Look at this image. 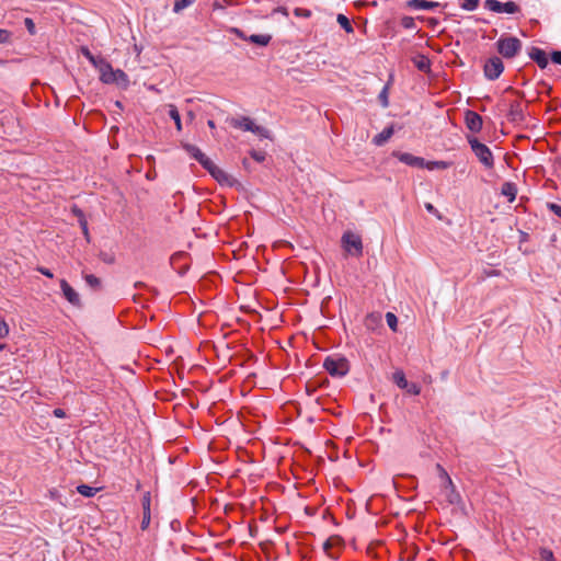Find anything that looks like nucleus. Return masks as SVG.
Here are the masks:
<instances>
[{
	"label": "nucleus",
	"instance_id": "nucleus-1",
	"mask_svg": "<svg viewBox=\"0 0 561 561\" xmlns=\"http://www.w3.org/2000/svg\"><path fill=\"white\" fill-rule=\"evenodd\" d=\"M323 367L332 377L340 378L348 373L350 363L344 356L333 354L324 359Z\"/></svg>",
	"mask_w": 561,
	"mask_h": 561
},
{
	"label": "nucleus",
	"instance_id": "nucleus-2",
	"mask_svg": "<svg viewBox=\"0 0 561 561\" xmlns=\"http://www.w3.org/2000/svg\"><path fill=\"white\" fill-rule=\"evenodd\" d=\"M229 124L238 129H242L244 131H251L257 135L261 138H270L271 133L265 127L256 125L250 117H232L229 119Z\"/></svg>",
	"mask_w": 561,
	"mask_h": 561
},
{
	"label": "nucleus",
	"instance_id": "nucleus-3",
	"mask_svg": "<svg viewBox=\"0 0 561 561\" xmlns=\"http://www.w3.org/2000/svg\"><path fill=\"white\" fill-rule=\"evenodd\" d=\"M468 142L476 157L485 168L490 169L494 165L493 154L486 145L474 137H468Z\"/></svg>",
	"mask_w": 561,
	"mask_h": 561
},
{
	"label": "nucleus",
	"instance_id": "nucleus-4",
	"mask_svg": "<svg viewBox=\"0 0 561 561\" xmlns=\"http://www.w3.org/2000/svg\"><path fill=\"white\" fill-rule=\"evenodd\" d=\"M497 50L504 58L515 57L520 48L522 43L514 36H501L496 42Z\"/></svg>",
	"mask_w": 561,
	"mask_h": 561
},
{
	"label": "nucleus",
	"instance_id": "nucleus-5",
	"mask_svg": "<svg viewBox=\"0 0 561 561\" xmlns=\"http://www.w3.org/2000/svg\"><path fill=\"white\" fill-rule=\"evenodd\" d=\"M342 245L348 254L360 256L363 253L362 239L353 232L347 231L342 236Z\"/></svg>",
	"mask_w": 561,
	"mask_h": 561
},
{
	"label": "nucleus",
	"instance_id": "nucleus-6",
	"mask_svg": "<svg viewBox=\"0 0 561 561\" xmlns=\"http://www.w3.org/2000/svg\"><path fill=\"white\" fill-rule=\"evenodd\" d=\"M484 8L495 13L515 14L519 12V7L513 1L503 3L497 0H485Z\"/></svg>",
	"mask_w": 561,
	"mask_h": 561
},
{
	"label": "nucleus",
	"instance_id": "nucleus-7",
	"mask_svg": "<svg viewBox=\"0 0 561 561\" xmlns=\"http://www.w3.org/2000/svg\"><path fill=\"white\" fill-rule=\"evenodd\" d=\"M504 70V65L501 58L492 57L486 60L484 65V75L489 80L497 79Z\"/></svg>",
	"mask_w": 561,
	"mask_h": 561
},
{
	"label": "nucleus",
	"instance_id": "nucleus-8",
	"mask_svg": "<svg viewBox=\"0 0 561 561\" xmlns=\"http://www.w3.org/2000/svg\"><path fill=\"white\" fill-rule=\"evenodd\" d=\"M465 122L467 128L472 133H478L482 128V117L473 111L466 112Z\"/></svg>",
	"mask_w": 561,
	"mask_h": 561
},
{
	"label": "nucleus",
	"instance_id": "nucleus-9",
	"mask_svg": "<svg viewBox=\"0 0 561 561\" xmlns=\"http://www.w3.org/2000/svg\"><path fill=\"white\" fill-rule=\"evenodd\" d=\"M183 148L192 158L198 161L204 168L210 164L211 160L205 153H203L198 147L191 144H184Z\"/></svg>",
	"mask_w": 561,
	"mask_h": 561
},
{
	"label": "nucleus",
	"instance_id": "nucleus-10",
	"mask_svg": "<svg viewBox=\"0 0 561 561\" xmlns=\"http://www.w3.org/2000/svg\"><path fill=\"white\" fill-rule=\"evenodd\" d=\"M402 163L410 165V167H416V168H424L425 160L421 157L413 156L408 152H394L393 153Z\"/></svg>",
	"mask_w": 561,
	"mask_h": 561
},
{
	"label": "nucleus",
	"instance_id": "nucleus-11",
	"mask_svg": "<svg viewBox=\"0 0 561 561\" xmlns=\"http://www.w3.org/2000/svg\"><path fill=\"white\" fill-rule=\"evenodd\" d=\"M60 288L64 297L73 306H80L79 294L67 283L66 279L60 280Z\"/></svg>",
	"mask_w": 561,
	"mask_h": 561
},
{
	"label": "nucleus",
	"instance_id": "nucleus-12",
	"mask_svg": "<svg viewBox=\"0 0 561 561\" xmlns=\"http://www.w3.org/2000/svg\"><path fill=\"white\" fill-rule=\"evenodd\" d=\"M100 72V80L105 84H113L114 79V68L111 66L108 61H104L100 64V68H98Z\"/></svg>",
	"mask_w": 561,
	"mask_h": 561
},
{
	"label": "nucleus",
	"instance_id": "nucleus-13",
	"mask_svg": "<svg viewBox=\"0 0 561 561\" xmlns=\"http://www.w3.org/2000/svg\"><path fill=\"white\" fill-rule=\"evenodd\" d=\"M205 169L211 174L214 179H216L219 183H229L230 175L225 172L222 169L217 167L213 161H210L209 165H206Z\"/></svg>",
	"mask_w": 561,
	"mask_h": 561
},
{
	"label": "nucleus",
	"instance_id": "nucleus-14",
	"mask_svg": "<svg viewBox=\"0 0 561 561\" xmlns=\"http://www.w3.org/2000/svg\"><path fill=\"white\" fill-rule=\"evenodd\" d=\"M407 7L413 10L431 11L439 7V3L427 0H409Z\"/></svg>",
	"mask_w": 561,
	"mask_h": 561
},
{
	"label": "nucleus",
	"instance_id": "nucleus-15",
	"mask_svg": "<svg viewBox=\"0 0 561 561\" xmlns=\"http://www.w3.org/2000/svg\"><path fill=\"white\" fill-rule=\"evenodd\" d=\"M393 134L394 127L392 125L388 126L373 138V142L376 146H382L392 137Z\"/></svg>",
	"mask_w": 561,
	"mask_h": 561
},
{
	"label": "nucleus",
	"instance_id": "nucleus-16",
	"mask_svg": "<svg viewBox=\"0 0 561 561\" xmlns=\"http://www.w3.org/2000/svg\"><path fill=\"white\" fill-rule=\"evenodd\" d=\"M442 476L444 477L447 488L449 489V492L446 495L449 503H451V504L458 503L460 500V495L455 491V488H454L450 477L443 469H442Z\"/></svg>",
	"mask_w": 561,
	"mask_h": 561
},
{
	"label": "nucleus",
	"instance_id": "nucleus-17",
	"mask_svg": "<svg viewBox=\"0 0 561 561\" xmlns=\"http://www.w3.org/2000/svg\"><path fill=\"white\" fill-rule=\"evenodd\" d=\"M530 58L536 61V64L541 68H546L547 65H548V57H547V54L540 49V48H533L530 54H529Z\"/></svg>",
	"mask_w": 561,
	"mask_h": 561
},
{
	"label": "nucleus",
	"instance_id": "nucleus-18",
	"mask_svg": "<svg viewBox=\"0 0 561 561\" xmlns=\"http://www.w3.org/2000/svg\"><path fill=\"white\" fill-rule=\"evenodd\" d=\"M501 194L505 196L508 202H514L517 194L516 185L512 182H505L502 184Z\"/></svg>",
	"mask_w": 561,
	"mask_h": 561
},
{
	"label": "nucleus",
	"instance_id": "nucleus-19",
	"mask_svg": "<svg viewBox=\"0 0 561 561\" xmlns=\"http://www.w3.org/2000/svg\"><path fill=\"white\" fill-rule=\"evenodd\" d=\"M114 83L122 89H127L129 87L128 76L121 69H114Z\"/></svg>",
	"mask_w": 561,
	"mask_h": 561
},
{
	"label": "nucleus",
	"instance_id": "nucleus-20",
	"mask_svg": "<svg viewBox=\"0 0 561 561\" xmlns=\"http://www.w3.org/2000/svg\"><path fill=\"white\" fill-rule=\"evenodd\" d=\"M413 62L415 65V67L421 70V71H424V72H427L430 71L431 69V61L430 59L424 56V55H419L416 56L414 59H413Z\"/></svg>",
	"mask_w": 561,
	"mask_h": 561
},
{
	"label": "nucleus",
	"instance_id": "nucleus-21",
	"mask_svg": "<svg viewBox=\"0 0 561 561\" xmlns=\"http://www.w3.org/2000/svg\"><path fill=\"white\" fill-rule=\"evenodd\" d=\"M272 36L268 34H253L249 36L248 41L259 46H266L271 42Z\"/></svg>",
	"mask_w": 561,
	"mask_h": 561
},
{
	"label": "nucleus",
	"instance_id": "nucleus-22",
	"mask_svg": "<svg viewBox=\"0 0 561 561\" xmlns=\"http://www.w3.org/2000/svg\"><path fill=\"white\" fill-rule=\"evenodd\" d=\"M73 213L77 215L78 219H79V224H80V227L82 229V232L87 239V241H90V234H89V229H88V222H87V219L84 218V215L82 213L81 209H78V208H75L73 209Z\"/></svg>",
	"mask_w": 561,
	"mask_h": 561
},
{
	"label": "nucleus",
	"instance_id": "nucleus-23",
	"mask_svg": "<svg viewBox=\"0 0 561 561\" xmlns=\"http://www.w3.org/2000/svg\"><path fill=\"white\" fill-rule=\"evenodd\" d=\"M169 116L171 117V119L174 121L176 130L181 131L182 130L181 116H180V113H179L176 106L173 104L169 105Z\"/></svg>",
	"mask_w": 561,
	"mask_h": 561
},
{
	"label": "nucleus",
	"instance_id": "nucleus-24",
	"mask_svg": "<svg viewBox=\"0 0 561 561\" xmlns=\"http://www.w3.org/2000/svg\"><path fill=\"white\" fill-rule=\"evenodd\" d=\"M47 496L57 503H59L61 506L66 507L68 505L67 500L62 496V494L56 489H49Z\"/></svg>",
	"mask_w": 561,
	"mask_h": 561
},
{
	"label": "nucleus",
	"instance_id": "nucleus-25",
	"mask_svg": "<svg viewBox=\"0 0 561 561\" xmlns=\"http://www.w3.org/2000/svg\"><path fill=\"white\" fill-rule=\"evenodd\" d=\"M392 380L400 389L408 387V380L405 379L404 373L402 370H396L392 375Z\"/></svg>",
	"mask_w": 561,
	"mask_h": 561
},
{
	"label": "nucleus",
	"instance_id": "nucleus-26",
	"mask_svg": "<svg viewBox=\"0 0 561 561\" xmlns=\"http://www.w3.org/2000/svg\"><path fill=\"white\" fill-rule=\"evenodd\" d=\"M336 21L346 33H353L354 28L350 19L344 14H337Z\"/></svg>",
	"mask_w": 561,
	"mask_h": 561
},
{
	"label": "nucleus",
	"instance_id": "nucleus-27",
	"mask_svg": "<svg viewBox=\"0 0 561 561\" xmlns=\"http://www.w3.org/2000/svg\"><path fill=\"white\" fill-rule=\"evenodd\" d=\"M77 491H78V493H80L81 495H83L85 497H92L95 495L98 489L92 488L87 484H80L77 486Z\"/></svg>",
	"mask_w": 561,
	"mask_h": 561
},
{
	"label": "nucleus",
	"instance_id": "nucleus-28",
	"mask_svg": "<svg viewBox=\"0 0 561 561\" xmlns=\"http://www.w3.org/2000/svg\"><path fill=\"white\" fill-rule=\"evenodd\" d=\"M82 53L84 55V57L98 69L100 68V64L101 62H104L105 59L103 58H96L95 56H93L91 54V51L88 49V48H83L82 49Z\"/></svg>",
	"mask_w": 561,
	"mask_h": 561
},
{
	"label": "nucleus",
	"instance_id": "nucleus-29",
	"mask_svg": "<svg viewBox=\"0 0 561 561\" xmlns=\"http://www.w3.org/2000/svg\"><path fill=\"white\" fill-rule=\"evenodd\" d=\"M196 0H174L173 11L175 13L181 12L186 9L191 4H193Z\"/></svg>",
	"mask_w": 561,
	"mask_h": 561
},
{
	"label": "nucleus",
	"instance_id": "nucleus-30",
	"mask_svg": "<svg viewBox=\"0 0 561 561\" xmlns=\"http://www.w3.org/2000/svg\"><path fill=\"white\" fill-rule=\"evenodd\" d=\"M449 167V162L446 161H425L424 168L427 170H435V169H447Z\"/></svg>",
	"mask_w": 561,
	"mask_h": 561
},
{
	"label": "nucleus",
	"instance_id": "nucleus-31",
	"mask_svg": "<svg viewBox=\"0 0 561 561\" xmlns=\"http://www.w3.org/2000/svg\"><path fill=\"white\" fill-rule=\"evenodd\" d=\"M84 280L93 289H98L101 286V280L92 274L84 275Z\"/></svg>",
	"mask_w": 561,
	"mask_h": 561
},
{
	"label": "nucleus",
	"instance_id": "nucleus-32",
	"mask_svg": "<svg viewBox=\"0 0 561 561\" xmlns=\"http://www.w3.org/2000/svg\"><path fill=\"white\" fill-rule=\"evenodd\" d=\"M539 559H540V561H556L553 552L547 548L540 549Z\"/></svg>",
	"mask_w": 561,
	"mask_h": 561
},
{
	"label": "nucleus",
	"instance_id": "nucleus-33",
	"mask_svg": "<svg viewBox=\"0 0 561 561\" xmlns=\"http://www.w3.org/2000/svg\"><path fill=\"white\" fill-rule=\"evenodd\" d=\"M386 321H387L388 327H389L392 331H397L398 318L396 317V314H394V313H392V312H387V313H386Z\"/></svg>",
	"mask_w": 561,
	"mask_h": 561
},
{
	"label": "nucleus",
	"instance_id": "nucleus-34",
	"mask_svg": "<svg viewBox=\"0 0 561 561\" xmlns=\"http://www.w3.org/2000/svg\"><path fill=\"white\" fill-rule=\"evenodd\" d=\"M479 0H462L461 8L467 11H473L477 9Z\"/></svg>",
	"mask_w": 561,
	"mask_h": 561
},
{
	"label": "nucleus",
	"instance_id": "nucleus-35",
	"mask_svg": "<svg viewBox=\"0 0 561 561\" xmlns=\"http://www.w3.org/2000/svg\"><path fill=\"white\" fill-rule=\"evenodd\" d=\"M403 390H405L410 394L417 396L421 392V387L417 383L408 381V387L404 388Z\"/></svg>",
	"mask_w": 561,
	"mask_h": 561
},
{
	"label": "nucleus",
	"instance_id": "nucleus-36",
	"mask_svg": "<svg viewBox=\"0 0 561 561\" xmlns=\"http://www.w3.org/2000/svg\"><path fill=\"white\" fill-rule=\"evenodd\" d=\"M379 101L383 107H387L389 105L388 101V87H383L381 92L379 93Z\"/></svg>",
	"mask_w": 561,
	"mask_h": 561
},
{
	"label": "nucleus",
	"instance_id": "nucleus-37",
	"mask_svg": "<svg viewBox=\"0 0 561 561\" xmlns=\"http://www.w3.org/2000/svg\"><path fill=\"white\" fill-rule=\"evenodd\" d=\"M401 24L404 28H414L415 27V22H414L413 18H411V16L402 18Z\"/></svg>",
	"mask_w": 561,
	"mask_h": 561
},
{
	"label": "nucleus",
	"instance_id": "nucleus-38",
	"mask_svg": "<svg viewBox=\"0 0 561 561\" xmlns=\"http://www.w3.org/2000/svg\"><path fill=\"white\" fill-rule=\"evenodd\" d=\"M24 24L31 35H34L36 33L35 23L31 18H26L24 20Z\"/></svg>",
	"mask_w": 561,
	"mask_h": 561
},
{
	"label": "nucleus",
	"instance_id": "nucleus-39",
	"mask_svg": "<svg viewBox=\"0 0 561 561\" xmlns=\"http://www.w3.org/2000/svg\"><path fill=\"white\" fill-rule=\"evenodd\" d=\"M294 14L297 18H309L311 15V12L309 10H307V9L296 8L294 10Z\"/></svg>",
	"mask_w": 561,
	"mask_h": 561
},
{
	"label": "nucleus",
	"instance_id": "nucleus-40",
	"mask_svg": "<svg viewBox=\"0 0 561 561\" xmlns=\"http://www.w3.org/2000/svg\"><path fill=\"white\" fill-rule=\"evenodd\" d=\"M8 334H9V325L2 319V320H0V339L5 337Z\"/></svg>",
	"mask_w": 561,
	"mask_h": 561
},
{
	"label": "nucleus",
	"instance_id": "nucleus-41",
	"mask_svg": "<svg viewBox=\"0 0 561 561\" xmlns=\"http://www.w3.org/2000/svg\"><path fill=\"white\" fill-rule=\"evenodd\" d=\"M548 208H549V210H551L556 216H558L559 218H561V205H559V204H554V203H549V204H548Z\"/></svg>",
	"mask_w": 561,
	"mask_h": 561
},
{
	"label": "nucleus",
	"instance_id": "nucleus-42",
	"mask_svg": "<svg viewBox=\"0 0 561 561\" xmlns=\"http://www.w3.org/2000/svg\"><path fill=\"white\" fill-rule=\"evenodd\" d=\"M11 37V33L7 30L0 28V43H8Z\"/></svg>",
	"mask_w": 561,
	"mask_h": 561
},
{
	"label": "nucleus",
	"instance_id": "nucleus-43",
	"mask_svg": "<svg viewBox=\"0 0 561 561\" xmlns=\"http://www.w3.org/2000/svg\"><path fill=\"white\" fill-rule=\"evenodd\" d=\"M551 60L556 65H561V50H556L551 54Z\"/></svg>",
	"mask_w": 561,
	"mask_h": 561
},
{
	"label": "nucleus",
	"instance_id": "nucleus-44",
	"mask_svg": "<svg viewBox=\"0 0 561 561\" xmlns=\"http://www.w3.org/2000/svg\"><path fill=\"white\" fill-rule=\"evenodd\" d=\"M251 156L254 160L262 162L265 159V153L261 151H252Z\"/></svg>",
	"mask_w": 561,
	"mask_h": 561
},
{
	"label": "nucleus",
	"instance_id": "nucleus-45",
	"mask_svg": "<svg viewBox=\"0 0 561 561\" xmlns=\"http://www.w3.org/2000/svg\"><path fill=\"white\" fill-rule=\"evenodd\" d=\"M149 523H150V513L144 512L142 522H141L142 529L148 527Z\"/></svg>",
	"mask_w": 561,
	"mask_h": 561
},
{
	"label": "nucleus",
	"instance_id": "nucleus-46",
	"mask_svg": "<svg viewBox=\"0 0 561 561\" xmlns=\"http://www.w3.org/2000/svg\"><path fill=\"white\" fill-rule=\"evenodd\" d=\"M275 13H282L285 16H288V10L285 7H277L272 11V15Z\"/></svg>",
	"mask_w": 561,
	"mask_h": 561
},
{
	"label": "nucleus",
	"instance_id": "nucleus-47",
	"mask_svg": "<svg viewBox=\"0 0 561 561\" xmlns=\"http://www.w3.org/2000/svg\"><path fill=\"white\" fill-rule=\"evenodd\" d=\"M53 414L58 417V419H64L66 417V412L65 410L60 409V408H57L53 411Z\"/></svg>",
	"mask_w": 561,
	"mask_h": 561
},
{
	"label": "nucleus",
	"instance_id": "nucleus-48",
	"mask_svg": "<svg viewBox=\"0 0 561 561\" xmlns=\"http://www.w3.org/2000/svg\"><path fill=\"white\" fill-rule=\"evenodd\" d=\"M142 506H144V512L150 513V499H149V495H146L144 497Z\"/></svg>",
	"mask_w": 561,
	"mask_h": 561
},
{
	"label": "nucleus",
	"instance_id": "nucleus-49",
	"mask_svg": "<svg viewBox=\"0 0 561 561\" xmlns=\"http://www.w3.org/2000/svg\"><path fill=\"white\" fill-rule=\"evenodd\" d=\"M37 271H38L41 274H43V275H45V276H47V277H49V278H51V277L54 276V275H53V273L50 272V270H48V268H46V267H38V268H37Z\"/></svg>",
	"mask_w": 561,
	"mask_h": 561
},
{
	"label": "nucleus",
	"instance_id": "nucleus-50",
	"mask_svg": "<svg viewBox=\"0 0 561 561\" xmlns=\"http://www.w3.org/2000/svg\"><path fill=\"white\" fill-rule=\"evenodd\" d=\"M425 208L430 213H435V207L431 203L425 204Z\"/></svg>",
	"mask_w": 561,
	"mask_h": 561
},
{
	"label": "nucleus",
	"instance_id": "nucleus-51",
	"mask_svg": "<svg viewBox=\"0 0 561 561\" xmlns=\"http://www.w3.org/2000/svg\"><path fill=\"white\" fill-rule=\"evenodd\" d=\"M207 125H208V127H209L210 129H215V128H216L215 122H214L213 119H209V121L207 122Z\"/></svg>",
	"mask_w": 561,
	"mask_h": 561
},
{
	"label": "nucleus",
	"instance_id": "nucleus-52",
	"mask_svg": "<svg viewBox=\"0 0 561 561\" xmlns=\"http://www.w3.org/2000/svg\"><path fill=\"white\" fill-rule=\"evenodd\" d=\"M323 547H324V550H325V551H327V550H329V548L331 547V546H330V542H329V541H327V542L324 543V546H323Z\"/></svg>",
	"mask_w": 561,
	"mask_h": 561
},
{
	"label": "nucleus",
	"instance_id": "nucleus-53",
	"mask_svg": "<svg viewBox=\"0 0 561 561\" xmlns=\"http://www.w3.org/2000/svg\"><path fill=\"white\" fill-rule=\"evenodd\" d=\"M3 348H4V345L0 344V351H2Z\"/></svg>",
	"mask_w": 561,
	"mask_h": 561
}]
</instances>
